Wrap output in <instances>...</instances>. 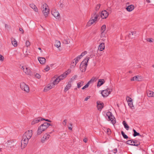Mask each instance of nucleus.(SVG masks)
I'll use <instances>...</instances> for the list:
<instances>
[{"label": "nucleus", "mask_w": 154, "mask_h": 154, "mask_svg": "<svg viewBox=\"0 0 154 154\" xmlns=\"http://www.w3.org/2000/svg\"><path fill=\"white\" fill-rule=\"evenodd\" d=\"M20 88L21 89L27 93L29 92V86L26 84L24 82H22L20 84Z\"/></svg>", "instance_id": "nucleus-7"}, {"label": "nucleus", "mask_w": 154, "mask_h": 154, "mask_svg": "<svg viewBox=\"0 0 154 154\" xmlns=\"http://www.w3.org/2000/svg\"><path fill=\"white\" fill-rule=\"evenodd\" d=\"M127 143L128 144L135 146V141L132 140H128L127 141Z\"/></svg>", "instance_id": "nucleus-33"}, {"label": "nucleus", "mask_w": 154, "mask_h": 154, "mask_svg": "<svg viewBox=\"0 0 154 154\" xmlns=\"http://www.w3.org/2000/svg\"><path fill=\"white\" fill-rule=\"evenodd\" d=\"M106 133L108 135L110 134L111 133V131L110 129L109 128H107V129Z\"/></svg>", "instance_id": "nucleus-44"}, {"label": "nucleus", "mask_w": 154, "mask_h": 154, "mask_svg": "<svg viewBox=\"0 0 154 154\" xmlns=\"http://www.w3.org/2000/svg\"><path fill=\"white\" fill-rule=\"evenodd\" d=\"M77 76L75 75L73 76L71 79V81L75 80L77 78Z\"/></svg>", "instance_id": "nucleus-48"}, {"label": "nucleus", "mask_w": 154, "mask_h": 154, "mask_svg": "<svg viewBox=\"0 0 154 154\" xmlns=\"http://www.w3.org/2000/svg\"><path fill=\"white\" fill-rule=\"evenodd\" d=\"M63 43L64 44L66 45L69 44L68 41L67 40L65 39L63 41Z\"/></svg>", "instance_id": "nucleus-53"}, {"label": "nucleus", "mask_w": 154, "mask_h": 154, "mask_svg": "<svg viewBox=\"0 0 154 154\" xmlns=\"http://www.w3.org/2000/svg\"><path fill=\"white\" fill-rule=\"evenodd\" d=\"M90 97L89 96H88L86 97L85 99V101H87L88 99H89L90 98Z\"/></svg>", "instance_id": "nucleus-54"}, {"label": "nucleus", "mask_w": 154, "mask_h": 154, "mask_svg": "<svg viewBox=\"0 0 154 154\" xmlns=\"http://www.w3.org/2000/svg\"><path fill=\"white\" fill-rule=\"evenodd\" d=\"M97 107L98 109L100 110L103 107V103H100V102H98V101L97 102Z\"/></svg>", "instance_id": "nucleus-19"}, {"label": "nucleus", "mask_w": 154, "mask_h": 154, "mask_svg": "<svg viewBox=\"0 0 154 154\" xmlns=\"http://www.w3.org/2000/svg\"><path fill=\"white\" fill-rule=\"evenodd\" d=\"M55 46L57 48H59L61 46V43L60 41L56 40L55 43Z\"/></svg>", "instance_id": "nucleus-29"}, {"label": "nucleus", "mask_w": 154, "mask_h": 154, "mask_svg": "<svg viewBox=\"0 0 154 154\" xmlns=\"http://www.w3.org/2000/svg\"><path fill=\"white\" fill-rule=\"evenodd\" d=\"M128 106H130V107L132 109L134 108V106L133 105V103L132 101L130 102H128Z\"/></svg>", "instance_id": "nucleus-38"}, {"label": "nucleus", "mask_w": 154, "mask_h": 154, "mask_svg": "<svg viewBox=\"0 0 154 154\" xmlns=\"http://www.w3.org/2000/svg\"><path fill=\"white\" fill-rule=\"evenodd\" d=\"M146 0L148 3H150V2L149 0Z\"/></svg>", "instance_id": "nucleus-62"}, {"label": "nucleus", "mask_w": 154, "mask_h": 154, "mask_svg": "<svg viewBox=\"0 0 154 154\" xmlns=\"http://www.w3.org/2000/svg\"><path fill=\"white\" fill-rule=\"evenodd\" d=\"M81 58V57H80L78 56L74 59V61H75V64L77 63L78 62Z\"/></svg>", "instance_id": "nucleus-36"}, {"label": "nucleus", "mask_w": 154, "mask_h": 154, "mask_svg": "<svg viewBox=\"0 0 154 154\" xmlns=\"http://www.w3.org/2000/svg\"><path fill=\"white\" fill-rule=\"evenodd\" d=\"M29 6L33 10L36 12H38V10L36 5H35L34 4L31 3L30 4Z\"/></svg>", "instance_id": "nucleus-21"}, {"label": "nucleus", "mask_w": 154, "mask_h": 154, "mask_svg": "<svg viewBox=\"0 0 154 154\" xmlns=\"http://www.w3.org/2000/svg\"><path fill=\"white\" fill-rule=\"evenodd\" d=\"M147 96L149 97H154V92L150 91H147Z\"/></svg>", "instance_id": "nucleus-24"}, {"label": "nucleus", "mask_w": 154, "mask_h": 154, "mask_svg": "<svg viewBox=\"0 0 154 154\" xmlns=\"http://www.w3.org/2000/svg\"><path fill=\"white\" fill-rule=\"evenodd\" d=\"M41 9L45 17H47L50 13V9L48 5L45 3L42 6Z\"/></svg>", "instance_id": "nucleus-2"}, {"label": "nucleus", "mask_w": 154, "mask_h": 154, "mask_svg": "<svg viewBox=\"0 0 154 154\" xmlns=\"http://www.w3.org/2000/svg\"><path fill=\"white\" fill-rule=\"evenodd\" d=\"M94 23H95L94 21L92 20V19H90L88 22L87 25L88 26H90L93 24Z\"/></svg>", "instance_id": "nucleus-30"}, {"label": "nucleus", "mask_w": 154, "mask_h": 154, "mask_svg": "<svg viewBox=\"0 0 154 154\" xmlns=\"http://www.w3.org/2000/svg\"><path fill=\"white\" fill-rule=\"evenodd\" d=\"M35 77L38 79H40L41 78L40 75L38 73H36L35 75Z\"/></svg>", "instance_id": "nucleus-51"}, {"label": "nucleus", "mask_w": 154, "mask_h": 154, "mask_svg": "<svg viewBox=\"0 0 154 154\" xmlns=\"http://www.w3.org/2000/svg\"><path fill=\"white\" fill-rule=\"evenodd\" d=\"M51 13L55 18L59 19L60 18V15L58 11L56 9H53L51 11Z\"/></svg>", "instance_id": "nucleus-11"}, {"label": "nucleus", "mask_w": 154, "mask_h": 154, "mask_svg": "<svg viewBox=\"0 0 154 154\" xmlns=\"http://www.w3.org/2000/svg\"><path fill=\"white\" fill-rule=\"evenodd\" d=\"M29 139L23 136L21 141V147L22 149L24 148L28 144Z\"/></svg>", "instance_id": "nucleus-5"}, {"label": "nucleus", "mask_w": 154, "mask_h": 154, "mask_svg": "<svg viewBox=\"0 0 154 154\" xmlns=\"http://www.w3.org/2000/svg\"><path fill=\"white\" fill-rule=\"evenodd\" d=\"M101 5L100 4H98L96 6V11H98L100 9Z\"/></svg>", "instance_id": "nucleus-43"}, {"label": "nucleus", "mask_w": 154, "mask_h": 154, "mask_svg": "<svg viewBox=\"0 0 154 154\" xmlns=\"http://www.w3.org/2000/svg\"><path fill=\"white\" fill-rule=\"evenodd\" d=\"M121 134L124 138L127 139L128 138V137L125 134L123 131H121Z\"/></svg>", "instance_id": "nucleus-40"}, {"label": "nucleus", "mask_w": 154, "mask_h": 154, "mask_svg": "<svg viewBox=\"0 0 154 154\" xmlns=\"http://www.w3.org/2000/svg\"><path fill=\"white\" fill-rule=\"evenodd\" d=\"M26 46L28 47L30 45V42L29 41H26Z\"/></svg>", "instance_id": "nucleus-50"}, {"label": "nucleus", "mask_w": 154, "mask_h": 154, "mask_svg": "<svg viewBox=\"0 0 154 154\" xmlns=\"http://www.w3.org/2000/svg\"><path fill=\"white\" fill-rule=\"evenodd\" d=\"M42 120V119L41 118H37L35 119L31 122V124L32 125H34L35 124L37 123L40 121Z\"/></svg>", "instance_id": "nucleus-15"}, {"label": "nucleus", "mask_w": 154, "mask_h": 154, "mask_svg": "<svg viewBox=\"0 0 154 154\" xmlns=\"http://www.w3.org/2000/svg\"><path fill=\"white\" fill-rule=\"evenodd\" d=\"M4 59V57L2 55H0V60L2 61H3Z\"/></svg>", "instance_id": "nucleus-52"}, {"label": "nucleus", "mask_w": 154, "mask_h": 154, "mask_svg": "<svg viewBox=\"0 0 154 154\" xmlns=\"http://www.w3.org/2000/svg\"><path fill=\"white\" fill-rule=\"evenodd\" d=\"M71 72V70L69 69L65 71L63 74L60 75L58 77L60 79V80H62L64 79Z\"/></svg>", "instance_id": "nucleus-9"}, {"label": "nucleus", "mask_w": 154, "mask_h": 154, "mask_svg": "<svg viewBox=\"0 0 154 154\" xmlns=\"http://www.w3.org/2000/svg\"><path fill=\"white\" fill-rule=\"evenodd\" d=\"M101 33L100 35V37L101 38V40L104 42L106 40V34L105 32H101Z\"/></svg>", "instance_id": "nucleus-18"}, {"label": "nucleus", "mask_w": 154, "mask_h": 154, "mask_svg": "<svg viewBox=\"0 0 154 154\" xmlns=\"http://www.w3.org/2000/svg\"><path fill=\"white\" fill-rule=\"evenodd\" d=\"M89 84V82H88V83L85 85L83 88H82V89L83 90L88 88V87Z\"/></svg>", "instance_id": "nucleus-41"}, {"label": "nucleus", "mask_w": 154, "mask_h": 154, "mask_svg": "<svg viewBox=\"0 0 154 154\" xmlns=\"http://www.w3.org/2000/svg\"><path fill=\"white\" fill-rule=\"evenodd\" d=\"M113 152L114 153H116L117 152V149H114L113 150Z\"/></svg>", "instance_id": "nucleus-55"}, {"label": "nucleus", "mask_w": 154, "mask_h": 154, "mask_svg": "<svg viewBox=\"0 0 154 154\" xmlns=\"http://www.w3.org/2000/svg\"><path fill=\"white\" fill-rule=\"evenodd\" d=\"M111 93V91L109 89H107L106 90L103 91L101 94L103 97L107 96Z\"/></svg>", "instance_id": "nucleus-12"}, {"label": "nucleus", "mask_w": 154, "mask_h": 154, "mask_svg": "<svg viewBox=\"0 0 154 154\" xmlns=\"http://www.w3.org/2000/svg\"><path fill=\"white\" fill-rule=\"evenodd\" d=\"M126 8L128 11H131L134 9V6L133 5H130L128 6Z\"/></svg>", "instance_id": "nucleus-27"}, {"label": "nucleus", "mask_w": 154, "mask_h": 154, "mask_svg": "<svg viewBox=\"0 0 154 154\" xmlns=\"http://www.w3.org/2000/svg\"><path fill=\"white\" fill-rule=\"evenodd\" d=\"M84 55H85V54H84V53L83 52L80 55V56H79V57H81V58Z\"/></svg>", "instance_id": "nucleus-56"}, {"label": "nucleus", "mask_w": 154, "mask_h": 154, "mask_svg": "<svg viewBox=\"0 0 154 154\" xmlns=\"http://www.w3.org/2000/svg\"><path fill=\"white\" fill-rule=\"evenodd\" d=\"M109 14L106 10L103 11L100 14V16L103 19H106L108 16Z\"/></svg>", "instance_id": "nucleus-13"}, {"label": "nucleus", "mask_w": 154, "mask_h": 154, "mask_svg": "<svg viewBox=\"0 0 154 154\" xmlns=\"http://www.w3.org/2000/svg\"><path fill=\"white\" fill-rule=\"evenodd\" d=\"M38 60L40 63L41 64H44L46 62V59L44 57H38Z\"/></svg>", "instance_id": "nucleus-20"}, {"label": "nucleus", "mask_w": 154, "mask_h": 154, "mask_svg": "<svg viewBox=\"0 0 154 154\" xmlns=\"http://www.w3.org/2000/svg\"><path fill=\"white\" fill-rule=\"evenodd\" d=\"M32 133L33 132L32 130H29L26 131L23 136L29 139L32 136Z\"/></svg>", "instance_id": "nucleus-10"}, {"label": "nucleus", "mask_w": 154, "mask_h": 154, "mask_svg": "<svg viewBox=\"0 0 154 154\" xmlns=\"http://www.w3.org/2000/svg\"><path fill=\"white\" fill-rule=\"evenodd\" d=\"M45 120V119H42V120ZM45 121H47V122H51V121L50 120H48V119H45Z\"/></svg>", "instance_id": "nucleus-59"}, {"label": "nucleus", "mask_w": 154, "mask_h": 154, "mask_svg": "<svg viewBox=\"0 0 154 154\" xmlns=\"http://www.w3.org/2000/svg\"><path fill=\"white\" fill-rule=\"evenodd\" d=\"M76 64H75V61H74V60L71 63V66L74 67L75 66Z\"/></svg>", "instance_id": "nucleus-42"}, {"label": "nucleus", "mask_w": 154, "mask_h": 154, "mask_svg": "<svg viewBox=\"0 0 154 154\" xmlns=\"http://www.w3.org/2000/svg\"><path fill=\"white\" fill-rule=\"evenodd\" d=\"M143 79V77L141 75H137L135 76V81H140Z\"/></svg>", "instance_id": "nucleus-26"}, {"label": "nucleus", "mask_w": 154, "mask_h": 154, "mask_svg": "<svg viewBox=\"0 0 154 154\" xmlns=\"http://www.w3.org/2000/svg\"><path fill=\"white\" fill-rule=\"evenodd\" d=\"M68 128L69 129H70L71 130H72V128L71 127H68Z\"/></svg>", "instance_id": "nucleus-64"}, {"label": "nucleus", "mask_w": 154, "mask_h": 154, "mask_svg": "<svg viewBox=\"0 0 154 154\" xmlns=\"http://www.w3.org/2000/svg\"><path fill=\"white\" fill-rule=\"evenodd\" d=\"M60 81V79L57 77L54 81L52 84L53 86H54V85H57Z\"/></svg>", "instance_id": "nucleus-31"}, {"label": "nucleus", "mask_w": 154, "mask_h": 154, "mask_svg": "<svg viewBox=\"0 0 154 154\" xmlns=\"http://www.w3.org/2000/svg\"><path fill=\"white\" fill-rule=\"evenodd\" d=\"M83 141L85 143H87L88 141L87 139L86 138L84 139L83 140Z\"/></svg>", "instance_id": "nucleus-57"}, {"label": "nucleus", "mask_w": 154, "mask_h": 154, "mask_svg": "<svg viewBox=\"0 0 154 154\" xmlns=\"http://www.w3.org/2000/svg\"><path fill=\"white\" fill-rule=\"evenodd\" d=\"M83 52L84 53V54H85H85H87V52L86 51H84Z\"/></svg>", "instance_id": "nucleus-61"}, {"label": "nucleus", "mask_w": 154, "mask_h": 154, "mask_svg": "<svg viewBox=\"0 0 154 154\" xmlns=\"http://www.w3.org/2000/svg\"><path fill=\"white\" fill-rule=\"evenodd\" d=\"M98 17L99 15H98L96 14H93V16L92 17L91 19H92L95 23L97 21Z\"/></svg>", "instance_id": "nucleus-23"}, {"label": "nucleus", "mask_w": 154, "mask_h": 154, "mask_svg": "<svg viewBox=\"0 0 154 154\" xmlns=\"http://www.w3.org/2000/svg\"><path fill=\"white\" fill-rule=\"evenodd\" d=\"M51 124L48 122H45L42 124L38 128L37 131V135H39L41 134L42 132L45 131L50 125Z\"/></svg>", "instance_id": "nucleus-1"}, {"label": "nucleus", "mask_w": 154, "mask_h": 154, "mask_svg": "<svg viewBox=\"0 0 154 154\" xmlns=\"http://www.w3.org/2000/svg\"><path fill=\"white\" fill-rule=\"evenodd\" d=\"M50 69V67L49 66H47L44 69V70L45 72H47Z\"/></svg>", "instance_id": "nucleus-47"}, {"label": "nucleus", "mask_w": 154, "mask_h": 154, "mask_svg": "<svg viewBox=\"0 0 154 154\" xmlns=\"http://www.w3.org/2000/svg\"><path fill=\"white\" fill-rule=\"evenodd\" d=\"M21 69L23 70V72L26 75H30L32 73V72L31 71L30 68L26 66H22Z\"/></svg>", "instance_id": "nucleus-8"}, {"label": "nucleus", "mask_w": 154, "mask_h": 154, "mask_svg": "<svg viewBox=\"0 0 154 154\" xmlns=\"http://www.w3.org/2000/svg\"><path fill=\"white\" fill-rule=\"evenodd\" d=\"M122 124L124 125L125 128L126 129V130H129V127L128 124L126 123L125 121H123L122 122Z\"/></svg>", "instance_id": "nucleus-32"}, {"label": "nucleus", "mask_w": 154, "mask_h": 154, "mask_svg": "<svg viewBox=\"0 0 154 154\" xmlns=\"http://www.w3.org/2000/svg\"><path fill=\"white\" fill-rule=\"evenodd\" d=\"M143 134L137 132L135 131V141L141 140L143 137ZM140 143L138 142L137 144L135 143V146H137L140 144Z\"/></svg>", "instance_id": "nucleus-6"}, {"label": "nucleus", "mask_w": 154, "mask_h": 154, "mask_svg": "<svg viewBox=\"0 0 154 154\" xmlns=\"http://www.w3.org/2000/svg\"><path fill=\"white\" fill-rule=\"evenodd\" d=\"M105 43L104 42H102L99 45L98 49L100 51H102L105 49Z\"/></svg>", "instance_id": "nucleus-17"}, {"label": "nucleus", "mask_w": 154, "mask_h": 154, "mask_svg": "<svg viewBox=\"0 0 154 154\" xmlns=\"http://www.w3.org/2000/svg\"><path fill=\"white\" fill-rule=\"evenodd\" d=\"M38 49L39 50H41V52H42V50L41 48H38Z\"/></svg>", "instance_id": "nucleus-63"}, {"label": "nucleus", "mask_w": 154, "mask_h": 154, "mask_svg": "<svg viewBox=\"0 0 154 154\" xmlns=\"http://www.w3.org/2000/svg\"><path fill=\"white\" fill-rule=\"evenodd\" d=\"M71 82H69L65 87L64 90L65 92H66L71 88Z\"/></svg>", "instance_id": "nucleus-25"}, {"label": "nucleus", "mask_w": 154, "mask_h": 154, "mask_svg": "<svg viewBox=\"0 0 154 154\" xmlns=\"http://www.w3.org/2000/svg\"><path fill=\"white\" fill-rule=\"evenodd\" d=\"M106 26L105 25H103L101 28V32H104L106 30Z\"/></svg>", "instance_id": "nucleus-35"}, {"label": "nucleus", "mask_w": 154, "mask_h": 154, "mask_svg": "<svg viewBox=\"0 0 154 154\" xmlns=\"http://www.w3.org/2000/svg\"><path fill=\"white\" fill-rule=\"evenodd\" d=\"M131 81H133L134 80V77H132L131 79Z\"/></svg>", "instance_id": "nucleus-60"}, {"label": "nucleus", "mask_w": 154, "mask_h": 154, "mask_svg": "<svg viewBox=\"0 0 154 154\" xmlns=\"http://www.w3.org/2000/svg\"><path fill=\"white\" fill-rule=\"evenodd\" d=\"M67 120L66 119H65L64 120L63 122H62V124L64 126H66V123H67Z\"/></svg>", "instance_id": "nucleus-49"}, {"label": "nucleus", "mask_w": 154, "mask_h": 154, "mask_svg": "<svg viewBox=\"0 0 154 154\" xmlns=\"http://www.w3.org/2000/svg\"><path fill=\"white\" fill-rule=\"evenodd\" d=\"M11 41L14 47H17V43L15 39L13 38H11Z\"/></svg>", "instance_id": "nucleus-28"}, {"label": "nucleus", "mask_w": 154, "mask_h": 154, "mask_svg": "<svg viewBox=\"0 0 154 154\" xmlns=\"http://www.w3.org/2000/svg\"><path fill=\"white\" fill-rule=\"evenodd\" d=\"M19 30H20V31L22 32V33L23 34V33L24 31H23V29L22 28H20L19 29Z\"/></svg>", "instance_id": "nucleus-58"}, {"label": "nucleus", "mask_w": 154, "mask_h": 154, "mask_svg": "<svg viewBox=\"0 0 154 154\" xmlns=\"http://www.w3.org/2000/svg\"><path fill=\"white\" fill-rule=\"evenodd\" d=\"M105 82V81L103 79H100L98 80L97 84V86L100 87Z\"/></svg>", "instance_id": "nucleus-22"}, {"label": "nucleus", "mask_w": 154, "mask_h": 154, "mask_svg": "<svg viewBox=\"0 0 154 154\" xmlns=\"http://www.w3.org/2000/svg\"><path fill=\"white\" fill-rule=\"evenodd\" d=\"M106 115L108 117V120L111 121L112 123L113 124L116 123V122L115 117L111 112H107L106 113Z\"/></svg>", "instance_id": "nucleus-4"}, {"label": "nucleus", "mask_w": 154, "mask_h": 154, "mask_svg": "<svg viewBox=\"0 0 154 154\" xmlns=\"http://www.w3.org/2000/svg\"><path fill=\"white\" fill-rule=\"evenodd\" d=\"M83 81H81L77 83V87L78 88H80L84 84Z\"/></svg>", "instance_id": "nucleus-34"}, {"label": "nucleus", "mask_w": 154, "mask_h": 154, "mask_svg": "<svg viewBox=\"0 0 154 154\" xmlns=\"http://www.w3.org/2000/svg\"><path fill=\"white\" fill-rule=\"evenodd\" d=\"M97 80L96 78L95 77H93L88 82L90 84L91 82H93L94 81H96Z\"/></svg>", "instance_id": "nucleus-37"}, {"label": "nucleus", "mask_w": 154, "mask_h": 154, "mask_svg": "<svg viewBox=\"0 0 154 154\" xmlns=\"http://www.w3.org/2000/svg\"><path fill=\"white\" fill-rule=\"evenodd\" d=\"M135 34V33L134 32H131L129 34V36L130 38H132L133 37H132V36L133 35Z\"/></svg>", "instance_id": "nucleus-46"}, {"label": "nucleus", "mask_w": 154, "mask_h": 154, "mask_svg": "<svg viewBox=\"0 0 154 154\" xmlns=\"http://www.w3.org/2000/svg\"><path fill=\"white\" fill-rule=\"evenodd\" d=\"M54 87V86H53L52 84H48L47 86L45 87L44 91L45 92H47Z\"/></svg>", "instance_id": "nucleus-14"}, {"label": "nucleus", "mask_w": 154, "mask_h": 154, "mask_svg": "<svg viewBox=\"0 0 154 154\" xmlns=\"http://www.w3.org/2000/svg\"><path fill=\"white\" fill-rule=\"evenodd\" d=\"M146 41L150 43H152L154 41V39L152 38H147L146 39Z\"/></svg>", "instance_id": "nucleus-39"}, {"label": "nucleus", "mask_w": 154, "mask_h": 154, "mask_svg": "<svg viewBox=\"0 0 154 154\" xmlns=\"http://www.w3.org/2000/svg\"><path fill=\"white\" fill-rule=\"evenodd\" d=\"M50 137V136L49 134H45L44 135L43 137L41 139V142L42 143H43L45 141L48 139Z\"/></svg>", "instance_id": "nucleus-16"}, {"label": "nucleus", "mask_w": 154, "mask_h": 154, "mask_svg": "<svg viewBox=\"0 0 154 154\" xmlns=\"http://www.w3.org/2000/svg\"><path fill=\"white\" fill-rule=\"evenodd\" d=\"M89 58L88 57H86L81 62L80 66V69L82 72H84L86 71L87 66V63L89 60Z\"/></svg>", "instance_id": "nucleus-3"}, {"label": "nucleus", "mask_w": 154, "mask_h": 154, "mask_svg": "<svg viewBox=\"0 0 154 154\" xmlns=\"http://www.w3.org/2000/svg\"><path fill=\"white\" fill-rule=\"evenodd\" d=\"M126 100H127L128 103V102H130L132 101V99L129 97H127L126 98Z\"/></svg>", "instance_id": "nucleus-45"}]
</instances>
